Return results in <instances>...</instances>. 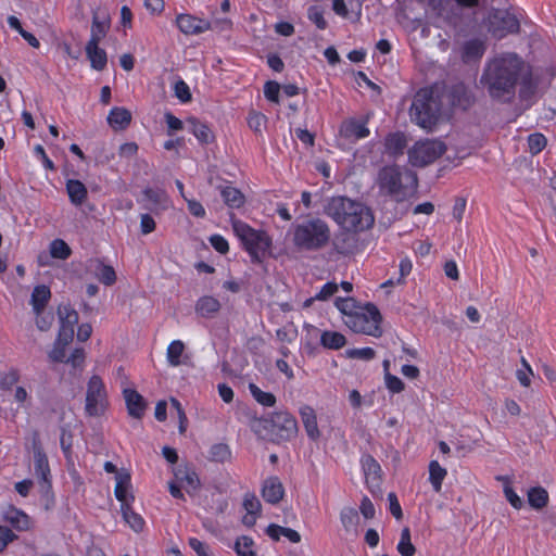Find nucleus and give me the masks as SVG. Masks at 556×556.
<instances>
[{
    "instance_id": "obj_1",
    "label": "nucleus",
    "mask_w": 556,
    "mask_h": 556,
    "mask_svg": "<svg viewBox=\"0 0 556 556\" xmlns=\"http://www.w3.org/2000/svg\"><path fill=\"white\" fill-rule=\"evenodd\" d=\"M525 68L526 62L517 53H500L485 63L480 84L493 100L511 102Z\"/></svg>"
},
{
    "instance_id": "obj_2",
    "label": "nucleus",
    "mask_w": 556,
    "mask_h": 556,
    "mask_svg": "<svg viewBox=\"0 0 556 556\" xmlns=\"http://www.w3.org/2000/svg\"><path fill=\"white\" fill-rule=\"evenodd\" d=\"M324 212L346 231H364L375 223L368 206L346 197H332L327 201Z\"/></svg>"
},
{
    "instance_id": "obj_3",
    "label": "nucleus",
    "mask_w": 556,
    "mask_h": 556,
    "mask_svg": "<svg viewBox=\"0 0 556 556\" xmlns=\"http://www.w3.org/2000/svg\"><path fill=\"white\" fill-rule=\"evenodd\" d=\"M377 185L381 194L403 202L416 192L418 178L417 174L408 168L390 165L379 170Z\"/></svg>"
},
{
    "instance_id": "obj_4",
    "label": "nucleus",
    "mask_w": 556,
    "mask_h": 556,
    "mask_svg": "<svg viewBox=\"0 0 556 556\" xmlns=\"http://www.w3.org/2000/svg\"><path fill=\"white\" fill-rule=\"evenodd\" d=\"M441 99L437 88L427 87L417 91L409 109L410 118L419 127L432 130L441 112Z\"/></svg>"
},
{
    "instance_id": "obj_5",
    "label": "nucleus",
    "mask_w": 556,
    "mask_h": 556,
    "mask_svg": "<svg viewBox=\"0 0 556 556\" xmlns=\"http://www.w3.org/2000/svg\"><path fill=\"white\" fill-rule=\"evenodd\" d=\"M330 236V228L325 220L312 218L295 226L293 242L299 249L316 251L328 244Z\"/></svg>"
},
{
    "instance_id": "obj_6",
    "label": "nucleus",
    "mask_w": 556,
    "mask_h": 556,
    "mask_svg": "<svg viewBox=\"0 0 556 556\" xmlns=\"http://www.w3.org/2000/svg\"><path fill=\"white\" fill-rule=\"evenodd\" d=\"M232 229L250 254L252 262L261 263L271 245V240L263 230L253 229L247 223L232 219Z\"/></svg>"
},
{
    "instance_id": "obj_7",
    "label": "nucleus",
    "mask_w": 556,
    "mask_h": 556,
    "mask_svg": "<svg viewBox=\"0 0 556 556\" xmlns=\"http://www.w3.org/2000/svg\"><path fill=\"white\" fill-rule=\"evenodd\" d=\"M381 320L382 317L377 306L367 304L361 312L349 314L345 324L354 332L378 338L382 334Z\"/></svg>"
},
{
    "instance_id": "obj_8",
    "label": "nucleus",
    "mask_w": 556,
    "mask_h": 556,
    "mask_svg": "<svg viewBox=\"0 0 556 556\" xmlns=\"http://www.w3.org/2000/svg\"><path fill=\"white\" fill-rule=\"evenodd\" d=\"M445 151L446 146L440 140H419L408 150V162L415 167H425L433 163Z\"/></svg>"
},
{
    "instance_id": "obj_9",
    "label": "nucleus",
    "mask_w": 556,
    "mask_h": 556,
    "mask_svg": "<svg viewBox=\"0 0 556 556\" xmlns=\"http://www.w3.org/2000/svg\"><path fill=\"white\" fill-rule=\"evenodd\" d=\"M109 405L108 393L102 379L93 375L87 383L85 412L90 417L104 414Z\"/></svg>"
},
{
    "instance_id": "obj_10",
    "label": "nucleus",
    "mask_w": 556,
    "mask_h": 556,
    "mask_svg": "<svg viewBox=\"0 0 556 556\" xmlns=\"http://www.w3.org/2000/svg\"><path fill=\"white\" fill-rule=\"evenodd\" d=\"M486 28L493 37L502 39L508 34H517L520 24L518 18L507 10L492 9L488 14Z\"/></svg>"
},
{
    "instance_id": "obj_11",
    "label": "nucleus",
    "mask_w": 556,
    "mask_h": 556,
    "mask_svg": "<svg viewBox=\"0 0 556 556\" xmlns=\"http://www.w3.org/2000/svg\"><path fill=\"white\" fill-rule=\"evenodd\" d=\"M176 25L185 35H199L217 27L222 29L225 26L230 27L231 22L229 20H216L214 22H210L191 14H178L176 17Z\"/></svg>"
},
{
    "instance_id": "obj_12",
    "label": "nucleus",
    "mask_w": 556,
    "mask_h": 556,
    "mask_svg": "<svg viewBox=\"0 0 556 556\" xmlns=\"http://www.w3.org/2000/svg\"><path fill=\"white\" fill-rule=\"evenodd\" d=\"M33 451H34V470L35 475L38 478V482L40 485V491L45 496H49L51 494V481H50V467L48 457L42 448V445L38 439V434H35L33 441Z\"/></svg>"
},
{
    "instance_id": "obj_13",
    "label": "nucleus",
    "mask_w": 556,
    "mask_h": 556,
    "mask_svg": "<svg viewBox=\"0 0 556 556\" xmlns=\"http://www.w3.org/2000/svg\"><path fill=\"white\" fill-rule=\"evenodd\" d=\"M299 428L295 418L287 412L275 413L271 417V433L278 440L289 441L298 434Z\"/></svg>"
},
{
    "instance_id": "obj_14",
    "label": "nucleus",
    "mask_w": 556,
    "mask_h": 556,
    "mask_svg": "<svg viewBox=\"0 0 556 556\" xmlns=\"http://www.w3.org/2000/svg\"><path fill=\"white\" fill-rule=\"evenodd\" d=\"M116 485L114 490L115 497L118 502H121V508L124 506L131 505L135 500L134 494L131 493V477L127 470H121V472L115 476Z\"/></svg>"
},
{
    "instance_id": "obj_15",
    "label": "nucleus",
    "mask_w": 556,
    "mask_h": 556,
    "mask_svg": "<svg viewBox=\"0 0 556 556\" xmlns=\"http://www.w3.org/2000/svg\"><path fill=\"white\" fill-rule=\"evenodd\" d=\"M339 134L342 138L355 142L366 138L369 135V129L366 127V123L358 122L355 118H349L342 122Z\"/></svg>"
},
{
    "instance_id": "obj_16",
    "label": "nucleus",
    "mask_w": 556,
    "mask_h": 556,
    "mask_svg": "<svg viewBox=\"0 0 556 556\" xmlns=\"http://www.w3.org/2000/svg\"><path fill=\"white\" fill-rule=\"evenodd\" d=\"M519 98L522 101H528L534 97L538 91L539 80L533 75L530 65L526 63V68L520 75L519 81Z\"/></svg>"
},
{
    "instance_id": "obj_17",
    "label": "nucleus",
    "mask_w": 556,
    "mask_h": 556,
    "mask_svg": "<svg viewBox=\"0 0 556 556\" xmlns=\"http://www.w3.org/2000/svg\"><path fill=\"white\" fill-rule=\"evenodd\" d=\"M285 495V488L278 477H269L264 480L262 496L269 504H278Z\"/></svg>"
},
{
    "instance_id": "obj_18",
    "label": "nucleus",
    "mask_w": 556,
    "mask_h": 556,
    "mask_svg": "<svg viewBox=\"0 0 556 556\" xmlns=\"http://www.w3.org/2000/svg\"><path fill=\"white\" fill-rule=\"evenodd\" d=\"M123 395L126 402L128 414L134 418L140 419L143 416L147 407L142 395L134 389H124Z\"/></svg>"
},
{
    "instance_id": "obj_19",
    "label": "nucleus",
    "mask_w": 556,
    "mask_h": 556,
    "mask_svg": "<svg viewBox=\"0 0 556 556\" xmlns=\"http://www.w3.org/2000/svg\"><path fill=\"white\" fill-rule=\"evenodd\" d=\"M406 146V137L401 131L389 134L384 139V152L392 157L403 155Z\"/></svg>"
},
{
    "instance_id": "obj_20",
    "label": "nucleus",
    "mask_w": 556,
    "mask_h": 556,
    "mask_svg": "<svg viewBox=\"0 0 556 556\" xmlns=\"http://www.w3.org/2000/svg\"><path fill=\"white\" fill-rule=\"evenodd\" d=\"M174 476L177 481L187 488V491H195L200 486V479L197 472L188 465H180L174 469Z\"/></svg>"
},
{
    "instance_id": "obj_21",
    "label": "nucleus",
    "mask_w": 556,
    "mask_h": 556,
    "mask_svg": "<svg viewBox=\"0 0 556 556\" xmlns=\"http://www.w3.org/2000/svg\"><path fill=\"white\" fill-rule=\"evenodd\" d=\"M300 415L308 438L316 441L320 437V432L315 410L311 406L305 405L300 409Z\"/></svg>"
},
{
    "instance_id": "obj_22",
    "label": "nucleus",
    "mask_w": 556,
    "mask_h": 556,
    "mask_svg": "<svg viewBox=\"0 0 556 556\" xmlns=\"http://www.w3.org/2000/svg\"><path fill=\"white\" fill-rule=\"evenodd\" d=\"M3 519L17 531H26L29 529V517L15 507H9L3 514Z\"/></svg>"
},
{
    "instance_id": "obj_23",
    "label": "nucleus",
    "mask_w": 556,
    "mask_h": 556,
    "mask_svg": "<svg viewBox=\"0 0 556 556\" xmlns=\"http://www.w3.org/2000/svg\"><path fill=\"white\" fill-rule=\"evenodd\" d=\"M86 54L90 65L96 71H103L108 63L106 52L98 43H87Z\"/></svg>"
},
{
    "instance_id": "obj_24",
    "label": "nucleus",
    "mask_w": 556,
    "mask_h": 556,
    "mask_svg": "<svg viewBox=\"0 0 556 556\" xmlns=\"http://www.w3.org/2000/svg\"><path fill=\"white\" fill-rule=\"evenodd\" d=\"M187 124L189 126L190 131L195 136V138L201 143L207 144L213 141V131L206 124L202 123L195 117H189L187 119Z\"/></svg>"
},
{
    "instance_id": "obj_25",
    "label": "nucleus",
    "mask_w": 556,
    "mask_h": 556,
    "mask_svg": "<svg viewBox=\"0 0 556 556\" xmlns=\"http://www.w3.org/2000/svg\"><path fill=\"white\" fill-rule=\"evenodd\" d=\"M130 122L131 114L125 108H113L108 115V123L115 130L125 129Z\"/></svg>"
},
{
    "instance_id": "obj_26",
    "label": "nucleus",
    "mask_w": 556,
    "mask_h": 556,
    "mask_svg": "<svg viewBox=\"0 0 556 556\" xmlns=\"http://www.w3.org/2000/svg\"><path fill=\"white\" fill-rule=\"evenodd\" d=\"M485 43L481 39H471L465 42L462 58L465 62L479 60L485 52Z\"/></svg>"
},
{
    "instance_id": "obj_27",
    "label": "nucleus",
    "mask_w": 556,
    "mask_h": 556,
    "mask_svg": "<svg viewBox=\"0 0 556 556\" xmlns=\"http://www.w3.org/2000/svg\"><path fill=\"white\" fill-rule=\"evenodd\" d=\"M90 268L94 271L98 279L105 286H111L116 280V274L112 266L103 264L99 260L90 261Z\"/></svg>"
},
{
    "instance_id": "obj_28",
    "label": "nucleus",
    "mask_w": 556,
    "mask_h": 556,
    "mask_svg": "<svg viewBox=\"0 0 556 556\" xmlns=\"http://www.w3.org/2000/svg\"><path fill=\"white\" fill-rule=\"evenodd\" d=\"M220 195L225 204L230 208H240L245 203V195L231 186L220 187Z\"/></svg>"
},
{
    "instance_id": "obj_29",
    "label": "nucleus",
    "mask_w": 556,
    "mask_h": 556,
    "mask_svg": "<svg viewBox=\"0 0 556 556\" xmlns=\"http://www.w3.org/2000/svg\"><path fill=\"white\" fill-rule=\"evenodd\" d=\"M50 289L45 285L36 286L31 293L30 303L36 315H40L50 300Z\"/></svg>"
},
{
    "instance_id": "obj_30",
    "label": "nucleus",
    "mask_w": 556,
    "mask_h": 556,
    "mask_svg": "<svg viewBox=\"0 0 556 556\" xmlns=\"http://www.w3.org/2000/svg\"><path fill=\"white\" fill-rule=\"evenodd\" d=\"M220 309V303L213 296H202L195 304V312L202 317L211 318Z\"/></svg>"
},
{
    "instance_id": "obj_31",
    "label": "nucleus",
    "mask_w": 556,
    "mask_h": 556,
    "mask_svg": "<svg viewBox=\"0 0 556 556\" xmlns=\"http://www.w3.org/2000/svg\"><path fill=\"white\" fill-rule=\"evenodd\" d=\"M66 190L70 200L75 205H81L87 199V188L85 185L76 179H70L66 182Z\"/></svg>"
},
{
    "instance_id": "obj_32",
    "label": "nucleus",
    "mask_w": 556,
    "mask_h": 556,
    "mask_svg": "<svg viewBox=\"0 0 556 556\" xmlns=\"http://www.w3.org/2000/svg\"><path fill=\"white\" fill-rule=\"evenodd\" d=\"M110 28L109 21L102 20L100 21L98 15H93L90 39L87 43H100V41L106 36V33Z\"/></svg>"
},
{
    "instance_id": "obj_33",
    "label": "nucleus",
    "mask_w": 556,
    "mask_h": 556,
    "mask_svg": "<svg viewBox=\"0 0 556 556\" xmlns=\"http://www.w3.org/2000/svg\"><path fill=\"white\" fill-rule=\"evenodd\" d=\"M320 343L324 348L339 350L346 343L345 337L337 331H324L320 336Z\"/></svg>"
},
{
    "instance_id": "obj_34",
    "label": "nucleus",
    "mask_w": 556,
    "mask_h": 556,
    "mask_svg": "<svg viewBox=\"0 0 556 556\" xmlns=\"http://www.w3.org/2000/svg\"><path fill=\"white\" fill-rule=\"evenodd\" d=\"M361 463L367 480L371 479L372 481H376L380 479L381 467L370 454H365L362 457Z\"/></svg>"
},
{
    "instance_id": "obj_35",
    "label": "nucleus",
    "mask_w": 556,
    "mask_h": 556,
    "mask_svg": "<svg viewBox=\"0 0 556 556\" xmlns=\"http://www.w3.org/2000/svg\"><path fill=\"white\" fill-rule=\"evenodd\" d=\"M61 328H72L78 323V313L71 305H61L58 308Z\"/></svg>"
},
{
    "instance_id": "obj_36",
    "label": "nucleus",
    "mask_w": 556,
    "mask_h": 556,
    "mask_svg": "<svg viewBox=\"0 0 556 556\" xmlns=\"http://www.w3.org/2000/svg\"><path fill=\"white\" fill-rule=\"evenodd\" d=\"M121 510L123 519L134 531L141 532L143 530L146 522L139 514L132 510L131 505L124 506Z\"/></svg>"
},
{
    "instance_id": "obj_37",
    "label": "nucleus",
    "mask_w": 556,
    "mask_h": 556,
    "mask_svg": "<svg viewBox=\"0 0 556 556\" xmlns=\"http://www.w3.org/2000/svg\"><path fill=\"white\" fill-rule=\"evenodd\" d=\"M446 469L441 467L437 460H431L429 464V480L435 492H440L442 482L446 476Z\"/></svg>"
},
{
    "instance_id": "obj_38",
    "label": "nucleus",
    "mask_w": 556,
    "mask_h": 556,
    "mask_svg": "<svg viewBox=\"0 0 556 556\" xmlns=\"http://www.w3.org/2000/svg\"><path fill=\"white\" fill-rule=\"evenodd\" d=\"M185 351V344L180 340H174L169 343L166 351L167 362L170 366L177 367L182 364L180 357L182 356Z\"/></svg>"
},
{
    "instance_id": "obj_39",
    "label": "nucleus",
    "mask_w": 556,
    "mask_h": 556,
    "mask_svg": "<svg viewBox=\"0 0 556 556\" xmlns=\"http://www.w3.org/2000/svg\"><path fill=\"white\" fill-rule=\"evenodd\" d=\"M528 502L531 507L541 509L547 505L548 494L546 490L541 486L532 488L528 492Z\"/></svg>"
},
{
    "instance_id": "obj_40",
    "label": "nucleus",
    "mask_w": 556,
    "mask_h": 556,
    "mask_svg": "<svg viewBox=\"0 0 556 556\" xmlns=\"http://www.w3.org/2000/svg\"><path fill=\"white\" fill-rule=\"evenodd\" d=\"M397 552L402 556H414L416 548L412 543L410 530L408 527L402 529L401 539L396 546Z\"/></svg>"
},
{
    "instance_id": "obj_41",
    "label": "nucleus",
    "mask_w": 556,
    "mask_h": 556,
    "mask_svg": "<svg viewBox=\"0 0 556 556\" xmlns=\"http://www.w3.org/2000/svg\"><path fill=\"white\" fill-rule=\"evenodd\" d=\"M231 452L227 444L216 443L208 451V459L215 463H225L230 459Z\"/></svg>"
},
{
    "instance_id": "obj_42",
    "label": "nucleus",
    "mask_w": 556,
    "mask_h": 556,
    "mask_svg": "<svg viewBox=\"0 0 556 556\" xmlns=\"http://www.w3.org/2000/svg\"><path fill=\"white\" fill-rule=\"evenodd\" d=\"M50 254L53 258L67 260L72 254V250L64 240L54 239L50 243Z\"/></svg>"
},
{
    "instance_id": "obj_43",
    "label": "nucleus",
    "mask_w": 556,
    "mask_h": 556,
    "mask_svg": "<svg viewBox=\"0 0 556 556\" xmlns=\"http://www.w3.org/2000/svg\"><path fill=\"white\" fill-rule=\"evenodd\" d=\"M249 390L256 402L264 406H274L276 397L273 393L262 391L256 384L250 383Z\"/></svg>"
},
{
    "instance_id": "obj_44",
    "label": "nucleus",
    "mask_w": 556,
    "mask_h": 556,
    "mask_svg": "<svg viewBox=\"0 0 556 556\" xmlns=\"http://www.w3.org/2000/svg\"><path fill=\"white\" fill-rule=\"evenodd\" d=\"M254 542L250 536H240L235 544V551L238 556H256L253 548Z\"/></svg>"
},
{
    "instance_id": "obj_45",
    "label": "nucleus",
    "mask_w": 556,
    "mask_h": 556,
    "mask_svg": "<svg viewBox=\"0 0 556 556\" xmlns=\"http://www.w3.org/2000/svg\"><path fill=\"white\" fill-rule=\"evenodd\" d=\"M340 519L346 531L355 530L359 521L358 513L352 507L344 508L341 511Z\"/></svg>"
},
{
    "instance_id": "obj_46",
    "label": "nucleus",
    "mask_w": 556,
    "mask_h": 556,
    "mask_svg": "<svg viewBox=\"0 0 556 556\" xmlns=\"http://www.w3.org/2000/svg\"><path fill=\"white\" fill-rule=\"evenodd\" d=\"M20 372L15 368H11L9 371L0 372V390L10 391L18 382Z\"/></svg>"
},
{
    "instance_id": "obj_47",
    "label": "nucleus",
    "mask_w": 556,
    "mask_h": 556,
    "mask_svg": "<svg viewBox=\"0 0 556 556\" xmlns=\"http://www.w3.org/2000/svg\"><path fill=\"white\" fill-rule=\"evenodd\" d=\"M345 356L352 359L370 361L376 356V352L371 348L349 349L345 351Z\"/></svg>"
},
{
    "instance_id": "obj_48",
    "label": "nucleus",
    "mask_w": 556,
    "mask_h": 556,
    "mask_svg": "<svg viewBox=\"0 0 556 556\" xmlns=\"http://www.w3.org/2000/svg\"><path fill=\"white\" fill-rule=\"evenodd\" d=\"M546 138L539 132L532 134L528 137L529 150L532 154L540 153L546 147Z\"/></svg>"
},
{
    "instance_id": "obj_49",
    "label": "nucleus",
    "mask_w": 556,
    "mask_h": 556,
    "mask_svg": "<svg viewBox=\"0 0 556 556\" xmlns=\"http://www.w3.org/2000/svg\"><path fill=\"white\" fill-rule=\"evenodd\" d=\"M243 507L249 515H256L261 510V502L254 493H247L243 498Z\"/></svg>"
},
{
    "instance_id": "obj_50",
    "label": "nucleus",
    "mask_w": 556,
    "mask_h": 556,
    "mask_svg": "<svg viewBox=\"0 0 556 556\" xmlns=\"http://www.w3.org/2000/svg\"><path fill=\"white\" fill-rule=\"evenodd\" d=\"M144 199L153 205H160L166 200V193L162 189L146 188L143 190Z\"/></svg>"
},
{
    "instance_id": "obj_51",
    "label": "nucleus",
    "mask_w": 556,
    "mask_h": 556,
    "mask_svg": "<svg viewBox=\"0 0 556 556\" xmlns=\"http://www.w3.org/2000/svg\"><path fill=\"white\" fill-rule=\"evenodd\" d=\"M279 91L280 85L277 81L269 80L264 86V94L271 102H279Z\"/></svg>"
},
{
    "instance_id": "obj_52",
    "label": "nucleus",
    "mask_w": 556,
    "mask_h": 556,
    "mask_svg": "<svg viewBox=\"0 0 556 556\" xmlns=\"http://www.w3.org/2000/svg\"><path fill=\"white\" fill-rule=\"evenodd\" d=\"M308 18L312 21L319 29H325L327 27V22L324 18V13L318 7H311L308 9Z\"/></svg>"
},
{
    "instance_id": "obj_53",
    "label": "nucleus",
    "mask_w": 556,
    "mask_h": 556,
    "mask_svg": "<svg viewBox=\"0 0 556 556\" xmlns=\"http://www.w3.org/2000/svg\"><path fill=\"white\" fill-rule=\"evenodd\" d=\"M86 358L85 350L83 348L75 349L68 358H66V363L71 364L74 369L81 368Z\"/></svg>"
},
{
    "instance_id": "obj_54",
    "label": "nucleus",
    "mask_w": 556,
    "mask_h": 556,
    "mask_svg": "<svg viewBox=\"0 0 556 556\" xmlns=\"http://www.w3.org/2000/svg\"><path fill=\"white\" fill-rule=\"evenodd\" d=\"M189 546L198 556H213L210 546L195 538L189 539Z\"/></svg>"
},
{
    "instance_id": "obj_55",
    "label": "nucleus",
    "mask_w": 556,
    "mask_h": 556,
    "mask_svg": "<svg viewBox=\"0 0 556 556\" xmlns=\"http://www.w3.org/2000/svg\"><path fill=\"white\" fill-rule=\"evenodd\" d=\"M175 96L181 102H189L191 100V92L189 86L184 80H178L174 87Z\"/></svg>"
},
{
    "instance_id": "obj_56",
    "label": "nucleus",
    "mask_w": 556,
    "mask_h": 556,
    "mask_svg": "<svg viewBox=\"0 0 556 556\" xmlns=\"http://www.w3.org/2000/svg\"><path fill=\"white\" fill-rule=\"evenodd\" d=\"M384 379L386 386L390 391L400 393L404 390V382L399 377L386 372Z\"/></svg>"
},
{
    "instance_id": "obj_57",
    "label": "nucleus",
    "mask_w": 556,
    "mask_h": 556,
    "mask_svg": "<svg viewBox=\"0 0 556 556\" xmlns=\"http://www.w3.org/2000/svg\"><path fill=\"white\" fill-rule=\"evenodd\" d=\"M170 404L176 409V413L178 415L179 432L185 433L186 427H187V416L185 414V410H184L180 402L178 400H176L175 397L170 399Z\"/></svg>"
},
{
    "instance_id": "obj_58",
    "label": "nucleus",
    "mask_w": 556,
    "mask_h": 556,
    "mask_svg": "<svg viewBox=\"0 0 556 556\" xmlns=\"http://www.w3.org/2000/svg\"><path fill=\"white\" fill-rule=\"evenodd\" d=\"M504 494L506 500L514 508L520 509L522 507V500L517 495V493L513 490V488L509 484L504 485Z\"/></svg>"
},
{
    "instance_id": "obj_59",
    "label": "nucleus",
    "mask_w": 556,
    "mask_h": 556,
    "mask_svg": "<svg viewBox=\"0 0 556 556\" xmlns=\"http://www.w3.org/2000/svg\"><path fill=\"white\" fill-rule=\"evenodd\" d=\"M388 501H389L390 513L392 514V516L396 520L402 519L403 513H402V508H401V505L399 503L396 494L393 493V492L389 493L388 494Z\"/></svg>"
},
{
    "instance_id": "obj_60",
    "label": "nucleus",
    "mask_w": 556,
    "mask_h": 556,
    "mask_svg": "<svg viewBox=\"0 0 556 556\" xmlns=\"http://www.w3.org/2000/svg\"><path fill=\"white\" fill-rule=\"evenodd\" d=\"M60 444H61L62 451L64 452L65 456L67 457L71 454V450H72V445H73V435L65 428L61 429Z\"/></svg>"
},
{
    "instance_id": "obj_61",
    "label": "nucleus",
    "mask_w": 556,
    "mask_h": 556,
    "mask_svg": "<svg viewBox=\"0 0 556 556\" xmlns=\"http://www.w3.org/2000/svg\"><path fill=\"white\" fill-rule=\"evenodd\" d=\"M266 121L265 115L261 113H251L248 118L249 127L254 130L255 132H260L262 130V127Z\"/></svg>"
},
{
    "instance_id": "obj_62",
    "label": "nucleus",
    "mask_w": 556,
    "mask_h": 556,
    "mask_svg": "<svg viewBox=\"0 0 556 556\" xmlns=\"http://www.w3.org/2000/svg\"><path fill=\"white\" fill-rule=\"evenodd\" d=\"M17 539V535L12 532L11 529L4 526H0V552H2L10 542Z\"/></svg>"
},
{
    "instance_id": "obj_63",
    "label": "nucleus",
    "mask_w": 556,
    "mask_h": 556,
    "mask_svg": "<svg viewBox=\"0 0 556 556\" xmlns=\"http://www.w3.org/2000/svg\"><path fill=\"white\" fill-rule=\"evenodd\" d=\"M210 242L212 244V247L219 253L222 254H225L228 252L229 250V245H228V242L227 240L219 236V235H213L211 238H210Z\"/></svg>"
},
{
    "instance_id": "obj_64",
    "label": "nucleus",
    "mask_w": 556,
    "mask_h": 556,
    "mask_svg": "<svg viewBox=\"0 0 556 556\" xmlns=\"http://www.w3.org/2000/svg\"><path fill=\"white\" fill-rule=\"evenodd\" d=\"M338 291V285L334 282H327L323 286L320 291L316 294L315 299L325 301L332 296Z\"/></svg>"
}]
</instances>
